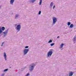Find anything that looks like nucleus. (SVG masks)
Segmentation results:
<instances>
[{
    "mask_svg": "<svg viewBox=\"0 0 76 76\" xmlns=\"http://www.w3.org/2000/svg\"><path fill=\"white\" fill-rule=\"evenodd\" d=\"M74 26V25L73 24H71L69 26L70 28H73Z\"/></svg>",
    "mask_w": 76,
    "mask_h": 76,
    "instance_id": "nucleus-14",
    "label": "nucleus"
},
{
    "mask_svg": "<svg viewBox=\"0 0 76 76\" xmlns=\"http://www.w3.org/2000/svg\"><path fill=\"white\" fill-rule=\"evenodd\" d=\"M63 46H64V44L62 43L60 46V48H63Z\"/></svg>",
    "mask_w": 76,
    "mask_h": 76,
    "instance_id": "nucleus-13",
    "label": "nucleus"
},
{
    "mask_svg": "<svg viewBox=\"0 0 76 76\" xmlns=\"http://www.w3.org/2000/svg\"><path fill=\"white\" fill-rule=\"evenodd\" d=\"M1 6H0V8H1Z\"/></svg>",
    "mask_w": 76,
    "mask_h": 76,
    "instance_id": "nucleus-29",
    "label": "nucleus"
},
{
    "mask_svg": "<svg viewBox=\"0 0 76 76\" xmlns=\"http://www.w3.org/2000/svg\"><path fill=\"white\" fill-rule=\"evenodd\" d=\"M73 41L74 43H76V36H75L73 39Z\"/></svg>",
    "mask_w": 76,
    "mask_h": 76,
    "instance_id": "nucleus-10",
    "label": "nucleus"
},
{
    "mask_svg": "<svg viewBox=\"0 0 76 76\" xmlns=\"http://www.w3.org/2000/svg\"><path fill=\"white\" fill-rule=\"evenodd\" d=\"M50 42H52V40L50 39L48 42V43H50Z\"/></svg>",
    "mask_w": 76,
    "mask_h": 76,
    "instance_id": "nucleus-23",
    "label": "nucleus"
},
{
    "mask_svg": "<svg viewBox=\"0 0 76 76\" xmlns=\"http://www.w3.org/2000/svg\"><path fill=\"white\" fill-rule=\"evenodd\" d=\"M4 43H5V42H3L2 43V44H1V47L3 46V45H4Z\"/></svg>",
    "mask_w": 76,
    "mask_h": 76,
    "instance_id": "nucleus-15",
    "label": "nucleus"
},
{
    "mask_svg": "<svg viewBox=\"0 0 76 76\" xmlns=\"http://www.w3.org/2000/svg\"><path fill=\"white\" fill-rule=\"evenodd\" d=\"M5 30V28L4 27H0V37L1 36V34L3 32V31H4Z\"/></svg>",
    "mask_w": 76,
    "mask_h": 76,
    "instance_id": "nucleus-7",
    "label": "nucleus"
},
{
    "mask_svg": "<svg viewBox=\"0 0 76 76\" xmlns=\"http://www.w3.org/2000/svg\"><path fill=\"white\" fill-rule=\"evenodd\" d=\"M8 32H9V29H7L3 32L4 37H5L7 35Z\"/></svg>",
    "mask_w": 76,
    "mask_h": 76,
    "instance_id": "nucleus-6",
    "label": "nucleus"
},
{
    "mask_svg": "<svg viewBox=\"0 0 76 76\" xmlns=\"http://www.w3.org/2000/svg\"><path fill=\"white\" fill-rule=\"evenodd\" d=\"M36 0H31V1L32 3H34V1H35Z\"/></svg>",
    "mask_w": 76,
    "mask_h": 76,
    "instance_id": "nucleus-20",
    "label": "nucleus"
},
{
    "mask_svg": "<svg viewBox=\"0 0 76 76\" xmlns=\"http://www.w3.org/2000/svg\"><path fill=\"white\" fill-rule=\"evenodd\" d=\"M15 29L17 32H19L21 29V25L20 24H18V23H17L15 25Z\"/></svg>",
    "mask_w": 76,
    "mask_h": 76,
    "instance_id": "nucleus-2",
    "label": "nucleus"
},
{
    "mask_svg": "<svg viewBox=\"0 0 76 76\" xmlns=\"http://www.w3.org/2000/svg\"><path fill=\"white\" fill-rule=\"evenodd\" d=\"M36 65V64L35 63H33L31 64L29 66V67H28L29 70H30V72H32V71L34 70Z\"/></svg>",
    "mask_w": 76,
    "mask_h": 76,
    "instance_id": "nucleus-1",
    "label": "nucleus"
},
{
    "mask_svg": "<svg viewBox=\"0 0 76 76\" xmlns=\"http://www.w3.org/2000/svg\"><path fill=\"white\" fill-rule=\"evenodd\" d=\"M53 49H50L48 52L47 54V57L48 58V57H50L52 56L53 54Z\"/></svg>",
    "mask_w": 76,
    "mask_h": 76,
    "instance_id": "nucleus-3",
    "label": "nucleus"
},
{
    "mask_svg": "<svg viewBox=\"0 0 76 76\" xmlns=\"http://www.w3.org/2000/svg\"><path fill=\"white\" fill-rule=\"evenodd\" d=\"M74 73V72H70L69 73V76H72Z\"/></svg>",
    "mask_w": 76,
    "mask_h": 76,
    "instance_id": "nucleus-11",
    "label": "nucleus"
},
{
    "mask_svg": "<svg viewBox=\"0 0 76 76\" xmlns=\"http://www.w3.org/2000/svg\"><path fill=\"white\" fill-rule=\"evenodd\" d=\"M3 56L5 61H7V55H6V52L4 53Z\"/></svg>",
    "mask_w": 76,
    "mask_h": 76,
    "instance_id": "nucleus-8",
    "label": "nucleus"
},
{
    "mask_svg": "<svg viewBox=\"0 0 76 76\" xmlns=\"http://www.w3.org/2000/svg\"><path fill=\"white\" fill-rule=\"evenodd\" d=\"M57 38H60V37L58 36Z\"/></svg>",
    "mask_w": 76,
    "mask_h": 76,
    "instance_id": "nucleus-28",
    "label": "nucleus"
},
{
    "mask_svg": "<svg viewBox=\"0 0 76 76\" xmlns=\"http://www.w3.org/2000/svg\"><path fill=\"white\" fill-rule=\"evenodd\" d=\"M1 76H4V74H2Z\"/></svg>",
    "mask_w": 76,
    "mask_h": 76,
    "instance_id": "nucleus-27",
    "label": "nucleus"
},
{
    "mask_svg": "<svg viewBox=\"0 0 76 76\" xmlns=\"http://www.w3.org/2000/svg\"><path fill=\"white\" fill-rule=\"evenodd\" d=\"M54 44H55V43H52L50 44V45L51 46H53V45H54Z\"/></svg>",
    "mask_w": 76,
    "mask_h": 76,
    "instance_id": "nucleus-21",
    "label": "nucleus"
},
{
    "mask_svg": "<svg viewBox=\"0 0 76 76\" xmlns=\"http://www.w3.org/2000/svg\"><path fill=\"white\" fill-rule=\"evenodd\" d=\"M15 1V0H10V4H12V5H13V4L14 2Z\"/></svg>",
    "mask_w": 76,
    "mask_h": 76,
    "instance_id": "nucleus-12",
    "label": "nucleus"
},
{
    "mask_svg": "<svg viewBox=\"0 0 76 76\" xmlns=\"http://www.w3.org/2000/svg\"><path fill=\"white\" fill-rule=\"evenodd\" d=\"M53 2H52L50 4V6L51 7H52L53 6Z\"/></svg>",
    "mask_w": 76,
    "mask_h": 76,
    "instance_id": "nucleus-19",
    "label": "nucleus"
},
{
    "mask_svg": "<svg viewBox=\"0 0 76 76\" xmlns=\"http://www.w3.org/2000/svg\"><path fill=\"white\" fill-rule=\"evenodd\" d=\"M25 48H29L28 46H26L24 47Z\"/></svg>",
    "mask_w": 76,
    "mask_h": 76,
    "instance_id": "nucleus-25",
    "label": "nucleus"
},
{
    "mask_svg": "<svg viewBox=\"0 0 76 76\" xmlns=\"http://www.w3.org/2000/svg\"><path fill=\"white\" fill-rule=\"evenodd\" d=\"M55 7H56L55 5H54V6L53 7V9H54V8H55Z\"/></svg>",
    "mask_w": 76,
    "mask_h": 76,
    "instance_id": "nucleus-26",
    "label": "nucleus"
},
{
    "mask_svg": "<svg viewBox=\"0 0 76 76\" xmlns=\"http://www.w3.org/2000/svg\"><path fill=\"white\" fill-rule=\"evenodd\" d=\"M71 24V23H70V22H68L67 23V25H68V26H69V25H70Z\"/></svg>",
    "mask_w": 76,
    "mask_h": 76,
    "instance_id": "nucleus-16",
    "label": "nucleus"
},
{
    "mask_svg": "<svg viewBox=\"0 0 76 76\" xmlns=\"http://www.w3.org/2000/svg\"><path fill=\"white\" fill-rule=\"evenodd\" d=\"M7 70H8V69H5L4 70V72H6L7 71Z\"/></svg>",
    "mask_w": 76,
    "mask_h": 76,
    "instance_id": "nucleus-22",
    "label": "nucleus"
},
{
    "mask_svg": "<svg viewBox=\"0 0 76 76\" xmlns=\"http://www.w3.org/2000/svg\"><path fill=\"white\" fill-rule=\"evenodd\" d=\"M19 18V14H16L15 15V19H18Z\"/></svg>",
    "mask_w": 76,
    "mask_h": 76,
    "instance_id": "nucleus-9",
    "label": "nucleus"
},
{
    "mask_svg": "<svg viewBox=\"0 0 76 76\" xmlns=\"http://www.w3.org/2000/svg\"><path fill=\"white\" fill-rule=\"evenodd\" d=\"M42 0H40V2L39 3V5H41V4L42 3Z\"/></svg>",
    "mask_w": 76,
    "mask_h": 76,
    "instance_id": "nucleus-17",
    "label": "nucleus"
},
{
    "mask_svg": "<svg viewBox=\"0 0 76 76\" xmlns=\"http://www.w3.org/2000/svg\"><path fill=\"white\" fill-rule=\"evenodd\" d=\"M29 76V73H28L25 76Z\"/></svg>",
    "mask_w": 76,
    "mask_h": 76,
    "instance_id": "nucleus-18",
    "label": "nucleus"
},
{
    "mask_svg": "<svg viewBox=\"0 0 76 76\" xmlns=\"http://www.w3.org/2000/svg\"><path fill=\"white\" fill-rule=\"evenodd\" d=\"M29 51V50L28 49H25L23 50V56H25L26 54H28V51Z\"/></svg>",
    "mask_w": 76,
    "mask_h": 76,
    "instance_id": "nucleus-5",
    "label": "nucleus"
},
{
    "mask_svg": "<svg viewBox=\"0 0 76 76\" xmlns=\"http://www.w3.org/2000/svg\"><path fill=\"white\" fill-rule=\"evenodd\" d=\"M41 13V11H39L38 13V15H40Z\"/></svg>",
    "mask_w": 76,
    "mask_h": 76,
    "instance_id": "nucleus-24",
    "label": "nucleus"
},
{
    "mask_svg": "<svg viewBox=\"0 0 76 76\" xmlns=\"http://www.w3.org/2000/svg\"><path fill=\"white\" fill-rule=\"evenodd\" d=\"M52 25H55V24L56 23V22H57V18L55 17H53L52 18Z\"/></svg>",
    "mask_w": 76,
    "mask_h": 76,
    "instance_id": "nucleus-4",
    "label": "nucleus"
}]
</instances>
